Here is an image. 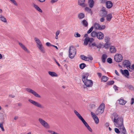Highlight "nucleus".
<instances>
[{"mask_svg": "<svg viewBox=\"0 0 134 134\" xmlns=\"http://www.w3.org/2000/svg\"><path fill=\"white\" fill-rule=\"evenodd\" d=\"M81 120L82 122V123L86 127H87V126L88 125L87 122L83 118Z\"/></svg>", "mask_w": 134, "mask_h": 134, "instance_id": "38", "label": "nucleus"}, {"mask_svg": "<svg viewBox=\"0 0 134 134\" xmlns=\"http://www.w3.org/2000/svg\"><path fill=\"white\" fill-rule=\"evenodd\" d=\"M82 23L85 26H87L88 25V23L86 20H83L82 21Z\"/></svg>", "mask_w": 134, "mask_h": 134, "instance_id": "34", "label": "nucleus"}, {"mask_svg": "<svg viewBox=\"0 0 134 134\" xmlns=\"http://www.w3.org/2000/svg\"><path fill=\"white\" fill-rule=\"evenodd\" d=\"M115 73L118 76L119 75V74L118 73V72L116 70H115Z\"/></svg>", "mask_w": 134, "mask_h": 134, "instance_id": "61", "label": "nucleus"}, {"mask_svg": "<svg viewBox=\"0 0 134 134\" xmlns=\"http://www.w3.org/2000/svg\"><path fill=\"white\" fill-rule=\"evenodd\" d=\"M128 87L129 89H130L131 90H134V87L131 85H129L128 86Z\"/></svg>", "mask_w": 134, "mask_h": 134, "instance_id": "43", "label": "nucleus"}, {"mask_svg": "<svg viewBox=\"0 0 134 134\" xmlns=\"http://www.w3.org/2000/svg\"><path fill=\"white\" fill-rule=\"evenodd\" d=\"M107 57V55L105 54H103L102 55V61L103 63H104L105 62V59Z\"/></svg>", "mask_w": 134, "mask_h": 134, "instance_id": "28", "label": "nucleus"}, {"mask_svg": "<svg viewBox=\"0 0 134 134\" xmlns=\"http://www.w3.org/2000/svg\"><path fill=\"white\" fill-rule=\"evenodd\" d=\"M134 103V98H132L131 99V104H133Z\"/></svg>", "mask_w": 134, "mask_h": 134, "instance_id": "55", "label": "nucleus"}, {"mask_svg": "<svg viewBox=\"0 0 134 134\" xmlns=\"http://www.w3.org/2000/svg\"><path fill=\"white\" fill-rule=\"evenodd\" d=\"M107 14V12L106 11H105L102 13L101 15L103 17H105L106 16Z\"/></svg>", "mask_w": 134, "mask_h": 134, "instance_id": "39", "label": "nucleus"}, {"mask_svg": "<svg viewBox=\"0 0 134 134\" xmlns=\"http://www.w3.org/2000/svg\"><path fill=\"white\" fill-rule=\"evenodd\" d=\"M93 27L92 26L89 30L88 31L87 33L88 34L90 33L93 30Z\"/></svg>", "mask_w": 134, "mask_h": 134, "instance_id": "44", "label": "nucleus"}, {"mask_svg": "<svg viewBox=\"0 0 134 134\" xmlns=\"http://www.w3.org/2000/svg\"><path fill=\"white\" fill-rule=\"evenodd\" d=\"M114 81H110L108 83V84L109 85H111L114 84Z\"/></svg>", "mask_w": 134, "mask_h": 134, "instance_id": "51", "label": "nucleus"}, {"mask_svg": "<svg viewBox=\"0 0 134 134\" xmlns=\"http://www.w3.org/2000/svg\"><path fill=\"white\" fill-rule=\"evenodd\" d=\"M28 101L30 103L36 107L41 108H44L43 106L37 102L31 99H29Z\"/></svg>", "mask_w": 134, "mask_h": 134, "instance_id": "7", "label": "nucleus"}, {"mask_svg": "<svg viewBox=\"0 0 134 134\" xmlns=\"http://www.w3.org/2000/svg\"><path fill=\"white\" fill-rule=\"evenodd\" d=\"M91 45H92V46H94L95 47H97L98 48V46H97V45L94 42H93V43H92V44H91Z\"/></svg>", "mask_w": 134, "mask_h": 134, "instance_id": "54", "label": "nucleus"}, {"mask_svg": "<svg viewBox=\"0 0 134 134\" xmlns=\"http://www.w3.org/2000/svg\"><path fill=\"white\" fill-rule=\"evenodd\" d=\"M113 88H114V90L115 91L118 90V87H117L116 86H115V85L114 86Z\"/></svg>", "mask_w": 134, "mask_h": 134, "instance_id": "58", "label": "nucleus"}, {"mask_svg": "<svg viewBox=\"0 0 134 134\" xmlns=\"http://www.w3.org/2000/svg\"><path fill=\"white\" fill-rule=\"evenodd\" d=\"M104 18H102L100 19V21L101 22H102L104 21Z\"/></svg>", "mask_w": 134, "mask_h": 134, "instance_id": "57", "label": "nucleus"}, {"mask_svg": "<svg viewBox=\"0 0 134 134\" xmlns=\"http://www.w3.org/2000/svg\"><path fill=\"white\" fill-rule=\"evenodd\" d=\"M85 16V14L83 13H80L78 14V17L79 19H82Z\"/></svg>", "mask_w": 134, "mask_h": 134, "instance_id": "26", "label": "nucleus"}, {"mask_svg": "<svg viewBox=\"0 0 134 134\" xmlns=\"http://www.w3.org/2000/svg\"><path fill=\"white\" fill-rule=\"evenodd\" d=\"M40 2L43 3L46 0H37Z\"/></svg>", "mask_w": 134, "mask_h": 134, "instance_id": "60", "label": "nucleus"}, {"mask_svg": "<svg viewBox=\"0 0 134 134\" xmlns=\"http://www.w3.org/2000/svg\"><path fill=\"white\" fill-rule=\"evenodd\" d=\"M91 114L93 119L94 120L95 123L96 124L98 123L99 120L98 119L96 115L93 112H91Z\"/></svg>", "mask_w": 134, "mask_h": 134, "instance_id": "13", "label": "nucleus"}, {"mask_svg": "<svg viewBox=\"0 0 134 134\" xmlns=\"http://www.w3.org/2000/svg\"><path fill=\"white\" fill-rule=\"evenodd\" d=\"M112 119L116 127L119 128L124 126L123 118L119 116L116 113H115L113 114Z\"/></svg>", "mask_w": 134, "mask_h": 134, "instance_id": "1", "label": "nucleus"}, {"mask_svg": "<svg viewBox=\"0 0 134 134\" xmlns=\"http://www.w3.org/2000/svg\"><path fill=\"white\" fill-rule=\"evenodd\" d=\"M74 36L76 37H80V35L78 32H75L74 34Z\"/></svg>", "mask_w": 134, "mask_h": 134, "instance_id": "41", "label": "nucleus"}, {"mask_svg": "<svg viewBox=\"0 0 134 134\" xmlns=\"http://www.w3.org/2000/svg\"><path fill=\"white\" fill-rule=\"evenodd\" d=\"M76 51L75 48L73 46H70L69 50V56L70 58H74L76 54Z\"/></svg>", "mask_w": 134, "mask_h": 134, "instance_id": "4", "label": "nucleus"}, {"mask_svg": "<svg viewBox=\"0 0 134 134\" xmlns=\"http://www.w3.org/2000/svg\"><path fill=\"white\" fill-rule=\"evenodd\" d=\"M112 18V15L111 14H108L107 16L106 19L109 21H110Z\"/></svg>", "mask_w": 134, "mask_h": 134, "instance_id": "27", "label": "nucleus"}, {"mask_svg": "<svg viewBox=\"0 0 134 134\" xmlns=\"http://www.w3.org/2000/svg\"><path fill=\"white\" fill-rule=\"evenodd\" d=\"M105 42L107 43H109L110 41V38L108 36H106L104 38Z\"/></svg>", "mask_w": 134, "mask_h": 134, "instance_id": "33", "label": "nucleus"}, {"mask_svg": "<svg viewBox=\"0 0 134 134\" xmlns=\"http://www.w3.org/2000/svg\"><path fill=\"white\" fill-rule=\"evenodd\" d=\"M96 37L98 39L101 40L104 38V35L102 32H97Z\"/></svg>", "mask_w": 134, "mask_h": 134, "instance_id": "15", "label": "nucleus"}, {"mask_svg": "<svg viewBox=\"0 0 134 134\" xmlns=\"http://www.w3.org/2000/svg\"><path fill=\"white\" fill-rule=\"evenodd\" d=\"M34 40L36 43V46L39 50L41 52L44 53L45 52L44 48L40 40L37 37H35L34 38Z\"/></svg>", "mask_w": 134, "mask_h": 134, "instance_id": "2", "label": "nucleus"}, {"mask_svg": "<svg viewBox=\"0 0 134 134\" xmlns=\"http://www.w3.org/2000/svg\"><path fill=\"white\" fill-rule=\"evenodd\" d=\"M99 77H100L102 76V74L98 72L97 73Z\"/></svg>", "mask_w": 134, "mask_h": 134, "instance_id": "63", "label": "nucleus"}, {"mask_svg": "<svg viewBox=\"0 0 134 134\" xmlns=\"http://www.w3.org/2000/svg\"><path fill=\"white\" fill-rule=\"evenodd\" d=\"M114 131L115 132L117 133H119L120 130L119 129L115 128H114Z\"/></svg>", "mask_w": 134, "mask_h": 134, "instance_id": "48", "label": "nucleus"}, {"mask_svg": "<svg viewBox=\"0 0 134 134\" xmlns=\"http://www.w3.org/2000/svg\"><path fill=\"white\" fill-rule=\"evenodd\" d=\"M86 127L87 128L88 130L91 132H92V129L89 126V125L87 126Z\"/></svg>", "mask_w": 134, "mask_h": 134, "instance_id": "49", "label": "nucleus"}, {"mask_svg": "<svg viewBox=\"0 0 134 134\" xmlns=\"http://www.w3.org/2000/svg\"><path fill=\"white\" fill-rule=\"evenodd\" d=\"M107 61L109 63H111L112 62V59L110 58H108L107 59Z\"/></svg>", "mask_w": 134, "mask_h": 134, "instance_id": "47", "label": "nucleus"}, {"mask_svg": "<svg viewBox=\"0 0 134 134\" xmlns=\"http://www.w3.org/2000/svg\"><path fill=\"white\" fill-rule=\"evenodd\" d=\"M38 121L45 128L49 129L50 128V126L48 124L42 119L41 118H39Z\"/></svg>", "mask_w": 134, "mask_h": 134, "instance_id": "6", "label": "nucleus"}, {"mask_svg": "<svg viewBox=\"0 0 134 134\" xmlns=\"http://www.w3.org/2000/svg\"><path fill=\"white\" fill-rule=\"evenodd\" d=\"M85 0H79L78 2L79 5L82 7H85L86 5L85 3Z\"/></svg>", "mask_w": 134, "mask_h": 134, "instance_id": "20", "label": "nucleus"}, {"mask_svg": "<svg viewBox=\"0 0 134 134\" xmlns=\"http://www.w3.org/2000/svg\"><path fill=\"white\" fill-rule=\"evenodd\" d=\"M54 60L55 62H56V63L60 67V65L59 64V63L55 59H54Z\"/></svg>", "mask_w": 134, "mask_h": 134, "instance_id": "53", "label": "nucleus"}, {"mask_svg": "<svg viewBox=\"0 0 134 134\" xmlns=\"http://www.w3.org/2000/svg\"><path fill=\"white\" fill-rule=\"evenodd\" d=\"M86 66V64L83 63H81L79 67L80 69H82Z\"/></svg>", "mask_w": 134, "mask_h": 134, "instance_id": "35", "label": "nucleus"}, {"mask_svg": "<svg viewBox=\"0 0 134 134\" xmlns=\"http://www.w3.org/2000/svg\"><path fill=\"white\" fill-rule=\"evenodd\" d=\"M105 104L103 103H102L96 111V114L97 115L101 114L102 113L104 110Z\"/></svg>", "mask_w": 134, "mask_h": 134, "instance_id": "5", "label": "nucleus"}, {"mask_svg": "<svg viewBox=\"0 0 134 134\" xmlns=\"http://www.w3.org/2000/svg\"><path fill=\"white\" fill-rule=\"evenodd\" d=\"M110 46V44H109L106 43L104 45L103 47L105 49H107L109 48Z\"/></svg>", "mask_w": 134, "mask_h": 134, "instance_id": "37", "label": "nucleus"}, {"mask_svg": "<svg viewBox=\"0 0 134 134\" xmlns=\"http://www.w3.org/2000/svg\"><path fill=\"white\" fill-rule=\"evenodd\" d=\"M81 59L87 61H91L93 60V58L91 57H87L84 55H81L80 56Z\"/></svg>", "mask_w": 134, "mask_h": 134, "instance_id": "12", "label": "nucleus"}, {"mask_svg": "<svg viewBox=\"0 0 134 134\" xmlns=\"http://www.w3.org/2000/svg\"><path fill=\"white\" fill-rule=\"evenodd\" d=\"M88 42H89L88 37H86L84 40V44L86 46L88 44Z\"/></svg>", "mask_w": 134, "mask_h": 134, "instance_id": "32", "label": "nucleus"}, {"mask_svg": "<svg viewBox=\"0 0 134 134\" xmlns=\"http://www.w3.org/2000/svg\"><path fill=\"white\" fill-rule=\"evenodd\" d=\"M26 90L27 92L32 94L35 97L40 98L41 97V96L39 94L30 88H26Z\"/></svg>", "mask_w": 134, "mask_h": 134, "instance_id": "8", "label": "nucleus"}, {"mask_svg": "<svg viewBox=\"0 0 134 134\" xmlns=\"http://www.w3.org/2000/svg\"><path fill=\"white\" fill-rule=\"evenodd\" d=\"M46 45L48 46H52V45H51V43L48 42H47L46 44Z\"/></svg>", "mask_w": 134, "mask_h": 134, "instance_id": "52", "label": "nucleus"}, {"mask_svg": "<svg viewBox=\"0 0 134 134\" xmlns=\"http://www.w3.org/2000/svg\"><path fill=\"white\" fill-rule=\"evenodd\" d=\"M106 5L107 8H110L113 6V3L111 1H108L106 2Z\"/></svg>", "mask_w": 134, "mask_h": 134, "instance_id": "18", "label": "nucleus"}, {"mask_svg": "<svg viewBox=\"0 0 134 134\" xmlns=\"http://www.w3.org/2000/svg\"><path fill=\"white\" fill-rule=\"evenodd\" d=\"M128 70L130 71H132L133 70L134 71V64L132 65L131 68L130 66V67L129 68Z\"/></svg>", "mask_w": 134, "mask_h": 134, "instance_id": "40", "label": "nucleus"}, {"mask_svg": "<svg viewBox=\"0 0 134 134\" xmlns=\"http://www.w3.org/2000/svg\"><path fill=\"white\" fill-rule=\"evenodd\" d=\"M122 63L124 66L126 67L128 70L131 65V63L130 61L128 60H125Z\"/></svg>", "mask_w": 134, "mask_h": 134, "instance_id": "10", "label": "nucleus"}, {"mask_svg": "<svg viewBox=\"0 0 134 134\" xmlns=\"http://www.w3.org/2000/svg\"><path fill=\"white\" fill-rule=\"evenodd\" d=\"M99 30H102L104 29L105 28V26L104 25H100V26L99 27Z\"/></svg>", "mask_w": 134, "mask_h": 134, "instance_id": "42", "label": "nucleus"}, {"mask_svg": "<svg viewBox=\"0 0 134 134\" xmlns=\"http://www.w3.org/2000/svg\"><path fill=\"white\" fill-rule=\"evenodd\" d=\"M60 30H58L55 33V38L57 40L58 38V35H59L60 33Z\"/></svg>", "mask_w": 134, "mask_h": 134, "instance_id": "36", "label": "nucleus"}, {"mask_svg": "<svg viewBox=\"0 0 134 134\" xmlns=\"http://www.w3.org/2000/svg\"><path fill=\"white\" fill-rule=\"evenodd\" d=\"M119 103L120 105H124L126 103V102L123 99H120L119 100Z\"/></svg>", "mask_w": 134, "mask_h": 134, "instance_id": "21", "label": "nucleus"}, {"mask_svg": "<svg viewBox=\"0 0 134 134\" xmlns=\"http://www.w3.org/2000/svg\"><path fill=\"white\" fill-rule=\"evenodd\" d=\"M49 74L52 77L57 76V74L54 72L49 71L48 72Z\"/></svg>", "mask_w": 134, "mask_h": 134, "instance_id": "24", "label": "nucleus"}, {"mask_svg": "<svg viewBox=\"0 0 134 134\" xmlns=\"http://www.w3.org/2000/svg\"><path fill=\"white\" fill-rule=\"evenodd\" d=\"M19 44L22 49L25 52L27 53H30V51L27 49L26 47L23 44L19 42Z\"/></svg>", "mask_w": 134, "mask_h": 134, "instance_id": "14", "label": "nucleus"}, {"mask_svg": "<svg viewBox=\"0 0 134 134\" xmlns=\"http://www.w3.org/2000/svg\"><path fill=\"white\" fill-rule=\"evenodd\" d=\"M99 26L100 25L97 23H95L93 25V27L95 29L98 30L99 29Z\"/></svg>", "mask_w": 134, "mask_h": 134, "instance_id": "29", "label": "nucleus"}, {"mask_svg": "<svg viewBox=\"0 0 134 134\" xmlns=\"http://www.w3.org/2000/svg\"><path fill=\"white\" fill-rule=\"evenodd\" d=\"M123 59L122 56L120 54H116L114 56V59L115 61L119 63L122 61Z\"/></svg>", "mask_w": 134, "mask_h": 134, "instance_id": "9", "label": "nucleus"}, {"mask_svg": "<svg viewBox=\"0 0 134 134\" xmlns=\"http://www.w3.org/2000/svg\"><path fill=\"white\" fill-rule=\"evenodd\" d=\"M9 96L11 98H14L15 97V96L14 95L11 94L9 95Z\"/></svg>", "mask_w": 134, "mask_h": 134, "instance_id": "62", "label": "nucleus"}, {"mask_svg": "<svg viewBox=\"0 0 134 134\" xmlns=\"http://www.w3.org/2000/svg\"><path fill=\"white\" fill-rule=\"evenodd\" d=\"M0 21L6 24L8 23L6 18L2 14H0Z\"/></svg>", "mask_w": 134, "mask_h": 134, "instance_id": "17", "label": "nucleus"}, {"mask_svg": "<svg viewBox=\"0 0 134 134\" xmlns=\"http://www.w3.org/2000/svg\"><path fill=\"white\" fill-rule=\"evenodd\" d=\"M108 77L105 76H103L101 78L102 81L104 82H106L108 79Z\"/></svg>", "mask_w": 134, "mask_h": 134, "instance_id": "30", "label": "nucleus"}, {"mask_svg": "<svg viewBox=\"0 0 134 134\" xmlns=\"http://www.w3.org/2000/svg\"><path fill=\"white\" fill-rule=\"evenodd\" d=\"M101 2L102 3H104L107 1V0H100Z\"/></svg>", "mask_w": 134, "mask_h": 134, "instance_id": "64", "label": "nucleus"}, {"mask_svg": "<svg viewBox=\"0 0 134 134\" xmlns=\"http://www.w3.org/2000/svg\"><path fill=\"white\" fill-rule=\"evenodd\" d=\"M88 37V39L89 42H90L92 43L93 41H94V39L93 38H89V37Z\"/></svg>", "mask_w": 134, "mask_h": 134, "instance_id": "45", "label": "nucleus"}, {"mask_svg": "<svg viewBox=\"0 0 134 134\" xmlns=\"http://www.w3.org/2000/svg\"><path fill=\"white\" fill-rule=\"evenodd\" d=\"M0 127L1 129H2V131H4V130L3 128V124L2 123H0Z\"/></svg>", "mask_w": 134, "mask_h": 134, "instance_id": "46", "label": "nucleus"}, {"mask_svg": "<svg viewBox=\"0 0 134 134\" xmlns=\"http://www.w3.org/2000/svg\"><path fill=\"white\" fill-rule=\"evenodd\" d=\"M110 52L111 53H115L116 51V49L114 46H112L110 47Z\"/></svg>", "mask_w": 134, "mask_h": 134, "instance_id": "22", "label": "nucleus"}, {"mask_svg": "<svg viewBox=\"0 0 134 134\" xmlns=\"http://www.w3.org/2000/svg\"><path fill=\"white\" fill-rule=\"evenodd\" d=\"M97 32L94 31L91 32V36L92 37H95L97 36Z\"/></svg>", "mask_w": 134, "mask_h": 134, "instance_id": "31", "label": "nucleus"}, {"mask_svg": "<svg viewBox=\"0 0 134 134\" xmlns=\"http://www.w3.org/2000/svg\"><path fill=\"white\" fill-rule=\"evenodd\" d=\"M58 0H52L51 1V2L52 3H53L57 2L58 1Z\"/></svg>", "mask_w": 134, "mask_h": 134, "instance_id": "56", "label": "nucleus"}, {"mask_svg": "<svg viewBox=\"0 0 134 134\" xmlns=\"http://www.w3.org/2000/svg\"><path fill=\"white\" fill-rule=\"evenodd\" d=\"M82 80L84 83L85 85L87 87H91L93 85L92 81L91 80H88L87 77H86L85 75L82 76Z\"/></svg>", "mask_w": 134, "mask_h": 134, "instance_id": "3", "label": "nucleus"}, {"mask_svg": "<svg viewBox=\"0 0 134 134\" xmlns=\"http://www.w3.org/2000/svg\"><path fill=\"white\" fill-rule=\"evenodd\" d=\"M33 6L39 12L42 13V11L41 9L36 5L34 4Z\"/></svg>", "mask_w": 134, "mask_h": 134, "instance_id": "25", "label": "nucleus"}, {"mask_svg": "<svg viewBox=\"0 0 134 134\" xmlns=\"http://www.w3.org/2000/svg\"><path fill=\"white\" fill-rule=\"evenodd\" d=\"M121 71L123 75H124L127 78H129L128 76H129L130 74L128 70H125L123 71L122 70H121Z\"/></svg>", "mask_w": 134, "mask_h": 134, "instance_id": "16", "label": "nucleus"}, {"mask_svg": "<svg viewBox=\"0 0 134 134\" xmlns=\"http://www.w3.org/2000/svg\"><path fill=\"white\" fill-rule=\"evenodd\" d=\"M94 4V1L93 0H88V4L90 7L92 8Z\"/></svg>", "mask_w": 134, "mask_h": 134, "instance_id": "23", "label": "nucleus"}, {"mask_svg": "<svg viewBox=\"0 0 134 134\" xmlns=\"http://www.w3.org/2000/svg\"><path fill=\"white\" fill-rule=\"evenodd\" d=\"M85 10H86L87 11H88V12H91V9H90L89 8L86 7L85 8Z\"/></svg>", "mask_w": 134, "mask_h": 134, "instance_id": "50", "label": "nucleus"}, {"mask_svg": "<svg viewBox=\"0 0 134 134\" xmlns=\"http://www.w3.org/2000/svg\"><path fill=\"white\" fill-rule=\"evenodd\" d=\"M74 112L75 115L80 120H81L83 119L81 116L76 110H74Z\"/></svg>", "mask_w": 134, "mask_h": 134, "instance_id": "19", "label": "nucleus"}, {"mask_svg": "<svg viewBox=\"0 0 134 134\" xmlns=\"http://www.w3.org/2000/svg\"><path fill=\"white\" fill-rule=\"evenodd\" d=\"M109 125V123L107 122L105 124V126L107 127H108Z\"/></svg>", "mask_w": 134, "mask_h": 134, "instance_id": "59", "label": "nucleus"}, {"mask_svg": "<svg viewBox=\"0 0 134 134\" xmlns=\"http://www.w3.org/2000/svg\"><path fill=\"white\" fill-rule=\"evenodd\" d=\"M120 131L119 134H127L124 126L118 128Z\"/></svg>", "mask_w": 134, "mask_h": 134, "instance_id": "11", "label": "nucleus"}]
</instances>
